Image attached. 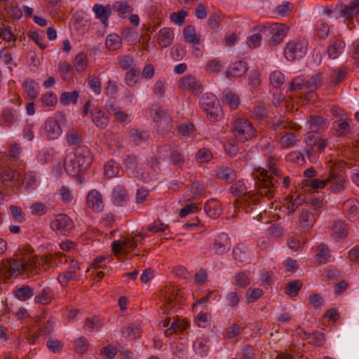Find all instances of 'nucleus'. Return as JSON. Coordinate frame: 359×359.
<instances>
[{"label":"nucleus","instance_id":"27","mask_svg":"<svg viewBox=\"0 0 359 359\" xmlns=\"http://www.w3.org/2000/svg\"><path fill=\"white\" fill-rule=\"evenodd\" d=\"M223 102L229 105L231 108L236 109L240 104V99L238 95L233 93L229 89H225L222 93Z\"/></svg>","mask_w":359,"mask_h":359},{"label":"nucleus","instance_id":"49","mask_svg":"<svg viewBox=\"0 0 359 359\" xmlns=\"http://www.w3.org/2000/svg\"><path fill=\"white\" fill-rule=\"evenodd\" d=\"M302 287V283L299 280L290 282L285 286V293L290 297H295Z\"/></svg>","mask_w":359,"mask_h":359},{"label":"nucleus","instance_id":"13","mask_svg":"<svg viewBox=\"0 0 359 359\" xmlns=\"http://www.w3.org/2000/svg\"><path fill=\"white\" fill-rule=\"evenodd\" d=\"M87 205L94 212H100L104 208L102 194L96 189L90 190L86 197Z\"/></svg>","mask_w":359,"mask_h":359},{"label":"nucleus","instance_id":"58","mask_svg":"<svg viewBox=\"0 0 359 359\" xmlns=\"http://www.w3.org/2000/svg\"><path fill=\"white\" fill-rule=\"evenodd\" d=\"M30 210L32 215L41 216L48 212V207L42 202H36L32 204Z\"/></svg>","mask_w":359,"mask_h":359},{"label":"nucleus","instance_id":"53","mask_svg":"<svg viewBox=\"0 0 359 359\" xmlns=\"http://www.w3.org/2000/svg\"><path fill=\"white\" fill-rule=\"evenodd\" d=\"M334 124L336 135L338 137L344 135L351 129L349 122L347 120L335 121Z\"/></svg>","mask_w":359,"mask_h":359},{"label":"nucleus","instance_id":"7","mask_svg":"<svg viewBox=\"0 0 359 359\" xmlns=\"http://www.w3.org/2000/svg\"><path fill=\"white\" fill-rule=\"evenodd\" d=\"M322 86L321 74H316L309 78L299 76L295 78L290 84V91L295 92L299 90H314Z\"/></svg>","mask_w":359,"mask_h":359},{"label":"nucleus","instance_id":"23","mask_svg":"<svg viewBox=\"0 0 359 359\" xmlns=\"http://www.w3.org/2000/svg\"><path fill=\"white\" fill-rule=\"evenodd\" d=\"M204 210L208 217L217 218L222 213L221 205L217 200L208 201L204 205Z\"/></svg>","mask_w":359,"mask_h":359},{"label":"nucleus","instance_id":"18","mask_svg":"<svg viewBox=\"0 0 359 359\" xmlns=\"http://www.w3.org/2000/svg\"><path fill=\"white\" fill-rule=\"evenodd\" d=\"M308 123L312 133H320L328 126L327 120L320 116L311 115Z\"/></svg>","mask_w":359,"mask_h":359},{"label":"nucleus","instance_id":"47","mask_svg":"<svg viewBox=\"0 0 359 359\" xmlns=\"http://www.w3.org/2000/svg\"><path fill=\"white\" fill-rule=\"evenodd\" d=\"M88 63L87 55L85 53L81 52L79 53L74 59V68L77 72L83 71L86 67Z\"/></svg>","mask_w":359,"mask_h":359},{"label":"nucleus","instance_id":"15","mask_svg":"<svg viewBox=\"0 0 359 359\" xmlns=\"http://www.w3.org/2000/svg\"><path fill=\"white\" fill-rule=\"evenodd\" d=\"M352 1L348 5H337L333 7L331 18L339 19L340 18H346L347 20H353Z\"/></svg>","mask_w":359,"mask_h":359},{"label":"nucleus","instance_id":"44","mask_svg":"<svg viewBox=\"0 0 359 359\" xmlns=\"http://www.w3.org/2000/svg\"><path fill=\"white\" fill-rule=\"evenodd\" d=\"M204 111L206 112L208 118L211 121H217L222 116V109L219 103Z\"/></svg>","mask_w":359,"mask_h":359},{"label":"nucleus","instance_id":"30","mask_svg":"<svg viewBox=\"0 0 359 359\" xmlns=\"http://www.w3.org/2000/svg\"><path fill=\"white\" fill-rule=\"evenodd\" d=\"M332 231L334 239L344 238L348 235L347 224L341 220L337 221L332 226Z\"/></svg>","mask_w":359,"mask_h":359},{"label":"nucleus","instance_id":"29","mask_svg":"<svg viewBox=\"0 0 359 359\" xmlns=\"http://www.w3.org/2000/svg\"><path fill=\"white\" fill-rule=\"evenodd\" d=\"M264 28V25L257 26L254 29V31L257 32L253 34L252 36H248L247 38V43L250 48H257L260 46L262 39L264 38V35L262 33Z\"/></svg>","mask_w":359,"mask_h":359},{"label":"nucleus","instance_id":"8","mask_svg":"<svg viewBox=\"0 0 359 359\" xmlns=\"http://www.w3.org/2000/svg\"><path fill=\"white\" fill-rule=\"evenodd\" d=\"M50 226L57 233L67 235L74 226L71 218L65 214L56 215L51 221Z\"/></svg>","mask_w":359,"mask_h":359},{"label":"nucleus","instance_id":"36","mask_svg":"<svg viewBox=\"0 0 359 359\" xmlns=\"http://www.w3.org/2000/svg\"><path fill=\"white\" fill-rule=\"evenodd\" d=\"M219 103L217 97L212 93L204 94L200 100V105L203 110Z\"/></svg>","mask_w":359,"mask_h":359},{"label":"nucleus","instance_id":"45","mask_svg":"<svg viewBox=\"0 0 359 359\" xmlns=\"http://www.w3.org/2000/svg\"><path fill=\"white\" fill-rule=\"evenodd\" d=\"M186 327L187 325L184 323H181L180 320L177 318L172 323L170 327L165 330L164 334L166 337H170L175 332L184 330Z\"/></svg>","mask_w":359,"mask_h":359},{"label":"nucleus","instance_id":"14","mask_svg":"<svg viewBox=\"0 0 359 359\" xmlns=\"http://www.w3.org/2000/svg\"><path fill=\"white\" fill-rule=\"evenodd\" d=\"M327 184H330V189L333 192H338L343 190L345 187L346 180L342 174L337 171L330 172L327 177L325 178Z\"/></svg>","mask_w":359,"mask_h":359},{"label":"nucleus","instance_id":"31","mask_svg":"<svg viewBox=\"0 0 359 359\" xmlns=\"http://www.w3.org/2000/svg\"><path fill=\"white\" fill-rule=\"evenodd\" d=\"M97 18L100 19L101 22L107 25L109 16L111 14L110 6L104 7L101 4H95L93 8Z\"/></svg>","mask_w":359,"mask_h":359},{"label":"nucleus","instance_id":"2","mask_svg":"<svg viewBox=\"0 0 359 359\" xmlns=\"http://www.w3.org/2000/svg\"><path fill=\"white\" fill-rule=\"evenodd\" d=\"M281 171L276 167H270L269 172L263 168L256 169L253 173V177L256 180L255 189L262 198L271 199L274 197L276 191L275 183L280 184L278 178L281 177Z\"/></svg>","mask_w":359,"mask_h":359},{"label":"nucleus","instance_id":"4","mask_svg":"<svg viewBox=\"0 0 359 359\" xmlns=\"http://www.w3.org/2000/svg\"><path fill=\"white\" fill-rule=\"evenodd\" d=\"M257 130L246 118H238L233 125V134L238 142H245L251 140L256 135Z\"/></svg>","mask_w":359,"mask_h":359},{"label":"nucleus","instance_id":"6","mask_svg":"<svg viewBox=\"0 0 359 359\" xmlns=\"http://www.w3.org/2000/svg\"><path fill=\"white\" fill-rule=\"evenodd\" d=\"M308 43L304 39H296L290 41L285 48L284 55L290 62L302 58L306 53Z\"/></svg>","mask_w":359,"mask_h":359},{"label":"nucleus","instance_id":"17","mask_svg":"<svg viewBox=\"0 0 359 359\" xmlns=\"http://www.w3.org/2000/svg\"><path fill=\"white\" fill-rule=\"evenodd\" d=\"M39 259L41 260V269L42 268L44 271L48 270L53 265H57L59 263L65 264L67 262L66 255L62 253L55 254L39 258Z\"/></svg>","mask_w":359,"mask_h":359},{"label":"nucleus","instance_id":"60","mask_svg":"<svg viewBox=\"0 0 359 359\" xmlns=\"http://www.w3.org/2000/svg\"><path fill=\"white\" fill-rule=\"evenodd\" d=\"M297 141V139L294 133H286L280 138V144L283 147H290L294 145Z\"/></svg>","mask_w":359,"mask_h":359},{"label":"nucleus","instance_id":"9","mask_svg":"<svg viewBox=\"0 0 359 359\" xmlns=\"http://www.w3.org/2000/svg\"><path fill=\"white\" fill-rule=\"evenodd\" d=\"M19 172L11 168L5 169L1 175V182L4 189L7 191L9 195L16 194L19 187L18 179Z\"/></svg>","mask_w":359,"mask_h":359},{"label":"nucleus","instance_id":"37","mask_svg":"<svg viewBox=\"0 0 359 359\" xmlns=\"http://www.w3.org/2000/svg\"><path fill=\"white\" fill-rule=\"evenodd\" d=\"M24 89L32 100L35 99L39 95L37 83L33 79H27L24 82Z\"/></svg>","mask_w":359,"mask_h":359},{"label":"nucleus","instance_id":"48","mask_svg":"<svg viewBox=\"0 0 359 359\" xmlns=\"http://www.w3.org/2000/svg\"><path fill=\"white\" fill-rule=\"evenodd\" d=\"M79 97V93L74 90L72 92H63L60 97V102L64 105H67L70 102L76 104Z\"/></svg>","mask_w":359,"mask_h":359},{"label":"nucleus","instance_id":"56","mask_svg":"<svg viewBox=\"0 0 359 359\" xmlns=\"http://www.w3.org/2000/svg\"><path fill=\"white\" fill-rule=\"evenodd\" d=\"M303 202H306V198L302 195H299L294 200L288 201L287 204V214L293 213Z\"/></svg>","mask_w":359,"mask_h":359},{"label":"nucleus","instance_id":"42","mask_svg":"<svg viewBox=\"0 0 359 359\" xmlns=\"http://www.w3.org/2000/svg\"><path fill=\"white\" fill-rule=\"evenodd\" d=\"M130 138L131 141L135 142L136 144H140L143 142H145L148 138V134L146 131L138 130L137 129H131L130 130Z\"/></svg>","mask_w":359,"mask_h":359},{"label":"nucleus","instance_id":"40","mask_svg":"<svg viewBox=\"0 0 359 359\" xmlns=\"http://www.w3.org/2000/svg\"><path fill=\"white\" fill-rule=\"evenodd\" d=\"M140 77V69L132 68L126 74V81L127 85L133 87L135 86Z\"/></svg>","mask_w":359,"mask_h":359},{"label":"nucleus","instance_id":"22","mask_svg":"<svg viewBox=\"0 0 359 359\" xmlns=\"http://www.w3.org/2000/svg\"><path fill=\"white\" fill-rule=\"evenodd\" d=\"M113 203L116 206H123L128 199V194L124 187L117 185L114 187L112 194Z\"/></svg>","mask_w":359,"mask_h":359},{"label":"nucleus","instance_id":"50","mask_svg":"<svg viewBox=\"0 0 359 359\" xmlns=\"http://www.w3.org/2000/svg\"><path fill=\"white\" fill-rule=\"evenodd\" d=\"M113 8L118 13L120 16H123L126 14H130L133 12V8L126 1L116 2Z\"/></svg>","mask_w":359,"mask_h":359},{"label":"nucleus","instance_id":"64","mask_svg":"<svg viewBox=\"0 0 359 359\" xmlns=\"http://www.w3.org/2000/svg\"><path fill=\"white\" fill-rule=\"evenodd\" d=\"M263 294V291L259 288H249L246 293V298L248 302L257 301Z\"/></svg>","mask_w":359,"mask_h":359},{"label":"nucleus","instance_id":"10","mask_svg":"<svg viewBox=\"0 0 359 359\" xmlns=\"http://www.w3.org/2000/svg\"><path fill=\"white\" fill-rule=\"evenodd\" d=\"M231 245L229 236L225 233H220L212 240L211 250L217 255H223L231 249Z\"/></svg>","mask_w":359,"mask_h":359},{"label":"nucleus","instance_id":"1","mask_svg":"<svg viewBox=\"0 0 359 359\" xmlns=\"http://www.w3.org/2000/svg\"><path fill=\"white\" fill-rule=\"evenodd\" d=\"M40 271L41 260L37 257H29L27 259H6L0 263V276L5 279L16 278L22 273L36 275Z\"/></svg>","mask_w":359,"mask_h":359},{"label":"nucleus","instance_id":"11","mask_svg":"<svg viewBox=\"0 0 359 359\" xmlns=\"http://www.w3.org/2000/svg\"><path fill=\"white\" fill-rule=\"evenodd\" d=\"M75 159L77 167L88 168L93 161L90 149L86 146H79L75 149Z\"/></svg>","mask_w":359,"mask_h":359},{"label":"nucleus","instance_id":"26","mask_svg":"<svg viewBox=\"0 0 359 359\" xmlns=\"http://www.w3.org/2000/svg\"><path fill=\"white\" fill-rule=\"evenodd\" d=\"M128 248L131 250L135 249L133 238H126L123 241H114L112 243V249L114 254L118 256L125 249Z\"/></svg>","mask_w":359,"mask_h":359},{"label":"nucleus","instance_id":"28","mask_svg":"<svg viewBox=\"0 0 359 359\" xmlns=\"http://www.w3.org/2000/svg\"><path fill=\"white\" fill-rule=\"evenodd\" d=\"M217 177L228 183L232 182L236 179V172L234 170L224 166L219 168L217 171Z\"/></svg>","mask_w":359,"mask_h":359},{"label":"nucleus","instance_id":"16","mask_svg":"<svg viewBox=\"0 0 359 359\" xmlns=\"http://www.w3.org/2000/svg\"><path fill=\"white\" fill-rule=\"evenodd\" d=\"M46 136L49 140H56L62 134V129L54 118H48L44 124Z\"/></svg>","mask_w":359,"mask_h":359},{"label":"nucleus","instance_id":"5","mask_svg":"<svg viewBox=\"0 0 359 359\" xmlns=\"http://www.w3.org/2000/svg\"><path fill=\"white\" fill-rule=\"evenodd\" d=\"M264 26V28L262 33L271 46L279 44L285 37L289 29L285 25L279 23H273Z\"/></svg>","mask_w":359,"mask_h":359},{"label":"nucleus","instance_id":"33","mask_svg":"<svg viewBox=\"0 0 359 359\" xmlns=\"http://www.w3.org/2000/svg\"><path fill=\"white\" fill-rule=\"evenodd\" d=\"M184 40L188 43H193L198 45L200 38L196 35L195 27L192 25L186 26L183 31Z\"/></svg>","mask_w":359,"mask_h":359},{"label":"nucleus","instance_id":"32","mask_svg":"<svg viewBox=\"0 0 359 359\" xmlns=\"http://www.w3.org/2000/svg\"><path fill=\"white\" fill-rule=\"evenodd\" d=\"M14 295L20 301H26L34 295L32 287L29 285H23L13 291Z\"/></svg>","mask_w":359,"mask_h":359},{"label":"nucleus","instance_id":"54","mask_svg":"<svg viewBox=\"0 0 359 359\" xmlns=\"http://www.w3.org/2000/svg\"><path fill=\"white\" fill-rule=\"evenodd\" d=\"M53 294L50 288H44L39 294L35 297V302L41 304H48L52 298Z\"/></svg>","mask_w":359,"mask_h":359},{"label":"nucleus","instance_id":"59","mask_svg":"<svg viewBox=\"0 0 359 359\" xmlns=\"http://www.w3.org/2000/svg\"><path fill=\"white\" fill-rule=\"evenodd\" d=\"M59 194L60 195L61 200L64 203L69 204L72 203L74 199L72 190L66 186H62L60 188Z\"/></svg>","mask_w":359,"mask_h":359},{"label":"nucleus","instance_id":"41","mask_svg":"<svg viewBox=\"0 0 359 359\" xmlns=\"http://www.w3.org/2000/svg\"><path fill=\"white\" fill-rule=\"evenodd\" d=\"M233 285L239 287H247L250 283L249 273L240 271L235 275Z\"/></svg>","mask_w":359,"mask_h":359},{"label":"nucleus","instance_id":"52","mask_svg":"<svg viewBox=\"0 0 359 359\" xmlns=\"http://www.w3.org/2000/svg\"><path fill=\"white\" fill-rule=\"evenodd\" d=\"M119 166L114 161L107 162L104 165V174L109 178H112L118 175Z\"/></svg>","mask_w":359,"mask_h":359},{"label":"nucleus","instance_id":"25","mask_svg":"<svg viewBox=\"0 0 359 359\" xmlns=\"http://www.w3.org/2000/svg\"><path fill=\"white\" fill-rule=\"evenodd\" d=\"M233 258L240 262H248L250 253L247 246L243 244H238L233 250Z\"/></svg>","mask_w":359,"mask_h":359},{"label":"nucleus","instance_id":"62","mask_svg":"<svg viewBox=\"0 0 359 359\" xmlns=\"http://www.w3.org/2000/svg\"><path fill=\"white\" fill-rule=\"evenodd\" d=\"M284 80V76L280 71H274L270 76L271 83L276 88L280 87Z\"/></svg>","mask_w":359,"mask_h":359},{"label":"nucleus","instance_id":"63","mask_svg":"<svg viewBox=\"0 0 359 359\" xmlns=\"http://www.w3.org/2000/svg\"><path fill=\"white\" fill-rule=\"evenodd\" d=\"M212 157L210 151L205 148L199 149L196 154V159L201 163L208 162Z\"/></svg>","mask_w":359,"mask_h":359},{"label":"nucleus","instance_id":"21","mask_svg":"<svg viewBox=\"0 0 359 359\" xmlns=\"http://www.w3.org/2000/svg\"><path fill=\"white\" fill-rule=\"evenodd\" d=\"M92 121L100 129L105 128L109 123L107 116L104 112L97 108H94L90 111Z\"/></svg>","mask_w":359,"mask_h":359},{"label":"nucleus","instance_id":"34","mask_svg":"<svg viewBox=\"0 0 359 359\" xmlns=\"http://www.w3.org/2000/svg\"><path fill=\"white\" fill-rule=\"evenodd\" d=\"M318 215V214L311 212L307 210H303L299 217V221L304 226L310 228L315 223Z\"/></svg>","mask_w":359,"mask_h":359},{"label":"nucleus","instance_id":"3","mask_svg":"<svg viewBox=\"0 0 359 359\" xmlns=\"http://www.w3.org/2000/svg\"><path fill=\"white\" fill-rule=\"evenodd\" d=\"M231 194L235 197L234 208L236 211L243 210L246 213L252 212L254 206L261 202L262 196L252 191H247V187L243 180L236 181L230 187Z\"/></svg>","mask_w":359,"mask_h":359},{"label":"nucleus","instance_id":"24","mask_svg":"<svg viewBox=\"0 0 359 359\" xmlns=\"http://www.w3.org/2000/svg\"><path fill=\"white\" fill-rule=\"evenodd\" d=\"M345 43L340 39H336L327 49V53L330 59H336L344 51Z\"/></svg>","mask_w":359,"mask_h":359},{"label":"nucleus","instance_id":"12","mask_svg":"<svg viewBox=\"0 0 359 359\" xmlns=\"http://www.w3.org/2000/svg\"><path fill=\"white\" fill-rule=\"evenodd\" d=\"M179 87L182 90H189L196 94H200L203 91L200 81H196L191 75L182 76L179 81Z\"/></svg>","mask_w":359,"mask_h":359},{"label":"nucleus","instance_id":"51","mask_svg":"<svg viewBox=\"0 0 359 359\" xmlns=\"http://www.w3.org/2000/svg\"><path fill=\"white\" fill-rule=\"evenodd\" d=\"M164 120L157 126L158 131L163 135L170 133L172 128V118L170 115H164Z\"/></svg>","mask_w":359,"mask_h":359},{"label":"nucleus","instance_id":"46","mask_svg":"<svg viewBox=\"0 0 359 359\" xmlns=\"http://www.w3.org/2000/svg\"><path fill=\"white\" fill-rule=\"evenodd\" d=\"M121 39L116 34H110L106 39V46L110 50H115L121 46Z\"/></svg>","mask_w":359,"mask_h":359},{"label":"nucleus","instance_id":"61","mask_svg":"<svg viewBox=\"0 0 359 359\" xmlns=\"http://www.w3.org/2000/svg\"><path fill=\"white\" fill-rule=\"evenodd\" d=\"M206 346L207 341L203 339H197L194 343V347L201 357H205L208 355V350L205 349Z\"/></svg>","mask_w":359,"mask_h":359},{"label":"nucleus","instance_id":"20","mask_svg":"<svg viewBox=\"0 0 359 359\" xmlns=\"http://www.w3.org/2000/svg\"><path fill=\"white\" fill-rule=\"evenodd\" d=\"M248 71L247 63L243 61H238L232 64L226 72L228 79L241 77Z\"/></svg>","mask_w":359,"mask_h":359},{"label":"nucleus","instance_id":"55","mask_svg":"<svg viewBox=\"0 0 359 359\" xmlns=\"http://www.w3.org/2000/svg\"><path fill=\"white\" fill-rule=\"evenodd\" d=\"M126 170L132 174L135 173L137 168V158L135 155H128L124 160Z\"/></svg>","mask_w":359,"mask_h":359},{"label":"nucleus","instance_id":"43","mask_svg":"<svg viewBox=\"0 0 359 359\" xmlns=\"http://www.w3.org/2000/svg\"><path fill=\"white\" fill-rule=\"evenodd\" d=\"M330 27L323 20H319L316 25V34L322 39H325L329 34Z\"/></svg>","mask_w":359,"mask_h":359},{"label":"nucleus","instance_id":"39","mask_svg":"<svg viewBox=\"0 0 359 359\" xmlns=\"http://www.w3.org/2000/svg\"><path fill=\"white\" fill-rule=\"evenodd\" d=\"M318 252L316 255V259L319 264H325L329 261V248L327 245L320 244L318 247Z\"/></svg>","mask_w":359,"mask_h":359},{"label":"nucleus","instance_id":"57","mask_svg":"<svg viewBox=\"0 0 359 359\" xmlns=\"http://www.w3.org/2000/svg\"><path fill=\"white\" fill-rule=\"evenodd\" d=\"M4 120L8 123H14L18 121V113L13 109H5L2 112Z\"/></svg>","mask_w":359,"mask_h":359},{"label":"nucleus","instance_id":"19","mask_svg":"<svg viewBox=\"0 0 359 359\" xmlns=\"http://www.w3.org/2000/svg\"><path fill=\"white\" fill-rule=\"evenodd\" d=\"M157 42L162 48H166L172 43L174 41V32L172 29L164 27L158 32Z\"/></svg>","mask_w":359,"mask_h":359},{"label":"nucleus","instance_id":"38","mask_svg":"<svg viewBox=\"0 0 359 359\" xmlns=\"http://www.w3.org/2000/svg\"><path fill=\"white\" fill-rule=\"evenodd\" d=\"M348 74V69L344 68L337 69L331 76L330 83L332 86H337L344 81Z\"/></svg>","mask_w":359,"mask_h":359},{"label":"nucleus","instance_id":"35","mask_svg":"<svg viewBox=\"0 0 359 359\" xmlns=\"http://www.w3.org/2000/svg\"><path fill=\"white\" fill-rule=\"evenodd\" d=\"M37 186L36 173L29 171L25 173L23 180L22 187L27 191L34 190Z\"/></svg>","mask_w":359,"mask_h":359}]
</instances>
